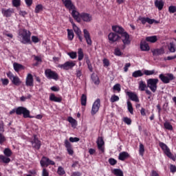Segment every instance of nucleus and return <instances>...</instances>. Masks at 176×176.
Here are the masks:
<instances>
[{"label":"nucleus","mask_w":176,"mask_h":176,"mask_svg":"<svg viewBox=\"0 0 176 176\" xmlns=\"http://www.w3.org/2000/svg\"><path fill=\"white\" fill-rule=\"evenodd\" d=\"M18 38L22 39L21 43L27 45V43H31V32L25 28H21L18 30Z\"/></svg>","instance_id":"1"},{"label":"nucleus","mask_w":176,"mask_h":176,"mask_svg":"<svg viewBox=\"0 0 176 176\" xmlns=\"http://www.w3.org/2000/svg\"><path fill=\"white\" fill-rule=\"evenodd\" d=\"M14 113H16V115H18L19 116H21V115H23L24 119L32 118V116L30 115V110H28V109L24 107H18L16 108L12 109L9 112L10 115H13Z\"/></svg>","instance_id":"2"},{"label":"nucleus","mask_w":176,"mask_h":176,"mask_svg":"<svg viewBox=\"0 0 176 176\" xmlns=\"http://www.w3.org/2000/svg\"><path fill=\"white\" fill-rule=\"evenodd\" d=\"M158 83V78H149L148 80H147V87H148L153 93H156V91L157 90Z\"/></svg>","instance_id":"3"},{"label":"nucleus","mask_w":176,"mask_h":176,"mask_svg":"<svg viewBox=\"0 0 176 176\" xmlns=\"http://www.w3.org/2000/svg\"><path fill=\"white\" fill-rule=\"evenodd\" d=\"M159 78L162 83H164V85H167L170 83L171 80H174V79H175V76H174V74L170 73L166 74V76L161 74H160Z\"/></svg>","instance_id":"4"},{"label":"nucleus","mask_w":176,"mask_h":176,"mask_svg":"<svg viewBox=\"0 0 176 176\" xmlns=\"http://www.w3.org/2000/svg\"><path fill=\"white\" fill-rule=\"evenodd\" d=\"M45 75L47 79H53L54 80H58V74L52 70L51 69H45Z\"/></svg>","instance_id":"5"},{"label":"nucleus","mask_w":176,"mask_h":176,"mask_svg":"<svg viewBox=\"0 0 176 176\" xmlns=\"http://www.w3.org/2000/svg\"><path fill=\"white\" fill-rule=\"evenodd\" d=\"M101 105V100L100 98L96 99V100L94 102L92 105V109L91 111V114L92 116H94L98 111H100V107Z\"/></svg>","instance_id":"6"},{"label":"nucleus","mask_w":176,"mask_h":176,"mask_svg":"<svg viewBox=\"0 0 176 176\" xmlns=\"http://www.w3.org/2000/svg\"><path fill=\"white\" fill-rule=\"evenodd\" d=\"M69 12H72V16L74 20H76L78 23H80V14L76 10V7L74 5L72 8H67Z\"/></svg>","instance_id":"7"},{"label":"nucleus","mask_w":176,"mask_h":176,"mask_svg":"<svg viewBox=\"0 0 176 176\" xmlns=\"http://www.w3.org/2000/svg\"><path fill=\"white\" fill-rule=\"evenodd\" d=\"M76 63L72 61H67L64 64L58 65V68H60L61 69H64L65 71H68V69H70L71 68H74L75 67Z\"/></svg>","instance_id":"8"},{"label":"nucleus","mask_w":176,"mask_h":176,"mask_svg":"<svg viewBox=\"0 0 176 176\" xmlns=\"http://www.w3.org/2000/svg\"><path fill=\"white\" fill-rule=\"evenodd\" d=\"M120 39H122V43L124 44V48L125 46H129V45L131 43V41L130 40V35L126 32L123 33V34L120 36Z\"/></svg>","instance_id":"9"},{"label":"nucleus","mask_w":176,"mask_h":176,"mask_svg":"<svg viewBox=\"0 0 176 176\" xmlns=\"http://www.w3.org/2000/svg\"><path fill=\"white\" fill-rule=\"evenodd\" d=\"M41 167H47V166H54L56 163L54 161L50 160L49 158L46 157H43L41 162H40Z\"/></svg>","instance_id":"10"},{"label":"nucleus","mask_w":176,"mask_h":176,"mask_svg":"<svg viewBox=\"0 0 176 176\" xmlns=\"http://www.w3.org/2000/svg\"><path fill=\"white\" fill-rule=\"evenodd\" d=\"M32 146L34 148V149H40L41 148V140L38 139V136L36 135H33V140L31 141Z\"/></svg>","instance_id":"11"},{"label":"nucleus","mask_w":176,"mask_h":176,"mask_svg":"<svg viewBox=\"0 0 176 176\" xmlns=\"http://www.w3.org/2000/svg\"><path fill=\"white\" fill-rule=\"evenodd\" d=\"M109 43H115V42H118L119 39H120V36L116 33L111 32L108 35Z\"/></svg>","instance_id":"12"},{"label":"nucleus","mask_w":176,"mask_h":176,"mask_svg":"<svg viewBox=\"0 0 176 176\" xmlns=\"http://www.w3.org/2000/svg\"><path fill=\"white\" fill-rule=\"evenodd\" d=\"M73 25V30L76 34L77 37L78 38L80 42H83V36H82V30L75 23H72Z\"/></svg>","instance_id":"13"},{"label":"nucleus","mask_w":176,"mask_h":176,"mask_svg":"<svg viewBox=\"0 0 176 176\" xmlns=\"http://www.w3.org/2000/svg\"><path fill=\"white\" fill-rule=\"evenodd\" d=\"M84 38L89 46H91L93 45V41H91V36H90V32L87 29L83 30Z\"/></svg>","instance_id":"14"},{"label":"nucleus","mask_w":176,"mask_h":176,"mask_svg":"<svg viewBox=\"0 0 176 176\" xmlns=\"http://www.w3.org/2000/svg\"><path fill=\"white\" fill-rule=\"evenodd\" d=\"M96 142L100 153H104V144H105L104 138L102 137H98Z\"/></svg>","instance_id":"15"},{"label":"nucleus","mask_w":176,"mask_h":176,"mask_svg":"<svg viewBox=\"0 0 176 176\" xmlns=\"http://www.w3.org/2000/svg\"><path fill=\"white\" fill-rule=\"evenodd\" d=\"M80 17L85 23H90V21H91V20H93V16L90 14L86 13V12L81 13L80 14Z\"/></svg>","instance_id":"16"},{"label":"nucleus","mask_w":176,"mask_h":176,"mask_svg":"<svg viewBox=\"0 0 176 176\" xmlns=\"http://www.w3.org/2000/svg\"><path fill=\"white\" fill-rule=\"evenodd\" d=\"M112 30L116 34H118V35L122 36L126 32H124V29L122 26L119 25H113Z\"/></svg>","instance_id":"17"},{"label":"nucleus","mask_w":176,"mask_h":176,"mask_svg":"<svg viewBox=\"0 0 176 176\" xmlns=\"http://www.w3.org/2000/svg\"><path fill=\"white\" fill-rule=\"evenodd\" d=\"M126 95L131 100V101H134L135 102H140V98H138V96L132 91H127Z\"/></svg>","instance_id":"18"},{"label":"nucleus","mask_w":176,"mask_h":176,"mask_svg":"<svg viewBox=\"0 0 176 176\" xmlns=\"http://www.w3.org/2000/svg\"><path fill=\"white\" fill-rule=\"evenodd\" d=\"M25 85L29 87H34V76H32V74H28L26 77Z\"/></svg>","instance_id":"19"},{"label":"nucleus","mask_w":176,"mask_h":176,"mask_svg":"<svg viewBox=\"0 0 176 176\" xmlns=\"http://www.w3.org/2000/svg\"><path fill=\"white\" fill-rule=\"evenodd\" d=\"M159 146L161 147L165 155H171V151H170L168 146H167V144H164V142H160Z\"/></svg>","instance_id":"20"},{"label":"nucleus","mask_w":176,"mask_h":176,"mask_svg":"<svg viewBox=\"0 0 176 176\" xmlns=\"http://www.w3.org/2000/svg\"><path fill=\"white\" fill-rule=\"evenodd\" d=\"M65 146L69 153V155H74V148H72V144L68 141V140H65Z\"/></svg>","instance_id":"21"},{"label":"nucleus","mask_w":176,"mask_h":176,"mask_svg":"<svg viewBox=\"0 0 176 176\" xmlns=\"http://www.w3.org/2000/svg\"><path fill=\"white\" fill-rule=\"evenodd\" d=\"M1 12L5 17H10L14 13V10L13 8H8V10L2 9Z\"/></svg>","instance_id":"22"},{"label":"nucleus","mask_w":176,"mask_h":176,"mask_svg":"<svg viewBox=\"0 0 176 176\" xmlns=\"http://www.w3.org/2000/svg\"><path fill=\"white\" fill-rule=\"evenodd\" d=\"M50 101H53L54 102H61V101H63V98L61 96L56 97L54 94H51L50 95Z\"/></svg>","instance_id":"23"},{"label":"nucleus","mask_w":176,"mask_h":176,"mask_svg":"<svg viewBox=\"0 0 176 176\" xmlns=\"http://www.w3.org/2000/svg\"><path fill=\"white\" fill-rule=\"evenodd\" d=\"M62 2L67 9H72V8H74V4L72 3V0H62Z\"/></svg>","instance_id":"24"},{"label":"nucleus","mask_w":176,"mask_h":176,"mask_svg":"<svg viewBox=\"0 0 176 176\" xmlns=\"http://www.w3.org/2000/svg\"><path fill=\"white\" fill-rule=\"evenodd\" d=\"M154 3L155 8H157L158 10H162L164 6V2H163V0H155Z\"/></svg>","instance_id":"25"},{"label":"nucleus","mask_w":176,"mask_h":176,"mask_svg":"<svg viewBox=\"0 0 176 176\" xmlns=\"http://www.w3.org/2000/svg\"><path fill=\"white\" fill-rule=\"evenodd\" d=\"M140 49L142 52H149L150 47L149 45L146 41H144L140 43Z\"/></svg>","instance_id":"26"},{"label":"nucleus","mask_w":176,"mask_h":176,"mask_svg":"<svg viewBox=\"0 0 176 176\" xmlns=\"http://www.w3.org/2000/svg\"><path fill=\"white\" fill-rule=\"evenodd\" d=\"M139 21H141L142 24L145 25L146 23L148 24H152V19H151L149 17H139Z\"/></svg>","instance_id":"27"},{"label":"nucleus","mask_w":176,"mask_h":176,"mask_svg":"<svg viewBox=\"0 0 176 176\" xmlns=\"http://www.w3.org/2000/svg\"><path fill=\"white\" fill-rule=\"evenodd\" d=\"M153 56H160L162 54H164V49L160 48V49H155L153 52Z\"/></svg>","instance_id":"28"},{"label":"nucleus","mask_w":176,"mask_h":176,"mask_svg":"<svg viewBox=\"0 0 176 176\" xmlns=\"http://www.w3.org/2000/svg\"><path fill=\"white\" fill-rule=\"evenodd\" d=\"M10 155H7L6 156L5 155H0V162H2L3 163H10Z\"/></svg>","instance_id":"29"},{"label":"nucleus","mask_w":176,"mask_h":176,"mask_svg":"<svg viewBox=\"0 0 176 176\" xmlns=\"http://www.w3.org/2000/svg\"><path fill=\"white\" fill-rule=\"evenodd\" d=\"M11 81L12 85H14V86H20L21 85V80H20V78H19V76H15L11 80Z\"/></svg>","instance_id":"30"},{"label":"nucleus","mask_w":176,"mask_h":176,"mask_svg":"<svg viewBox=\"0 0 176 176\" xmlns=\"http://www.w3.org/2000/svg\"><path fill=\"white\" fill-rule=\"evenodd\" d=\"M168 49L170 53H175L176 52V45L174 42H171L168 45Z\"/></svg>","instance_id":"31"},{"label":"nucleus","mask_w":176,"mask_h":176,"mask_svg":"<svg viewBox=\"0 0 176 176\" xmlns=\"http://www.w3.org/2000/svg\"><path fill=\"white\" fill-rule=\"evenodd\" d=\"M67 122L71 124L73 129H75L78 124V123L76 122V120L74 119V118L72 117H68Z\"/></svg>","instance_id":"32"},{"label":"nucleus","mask_w":176,"mask_h":176,"mask_svg":"<svg viewBox=\"0 0 176 176\" xmlns=\"http://www.w3.org/2000/svg\"><path fill=\"white\" fill-rule=\"evenodd\" d=\"M91 78L94 85H100V78H98V76L96 74H92Z\"/></svg>","instance_id":"33"},{"label":"nucleus","mask_w":176,"mask_h":176,"mask_svg":"<svg viewBox=\"0 0 176 176\" xmlns=\"http://www.w3.org/2000/svg\"><path fill=\"white\" fill-rule=\"evenodd\" d=\"M133 78H141V76H144V73L141 70H136L132 74Z\"/></svg>","instance_id":"34"},{"label":"nucleus","mask_w":176,"mask_h":176,"mask_svg":"<svg viewBox=\"0 0 176 176\" xmlns=\"http://www.w3.org/2000/svg\"><path fill=\"white\" fill-rule=\"evenodd\" d=\"M146 42H150L151 43H155V42H157V36H147L146 38Z\"/></svg>","instance_id":"35"},{"label":"nucleus","mask_w":176,"mask_h":176,"mask_svg":"<svg viewBox=\"0 0 176 176\" xmlns=\"http://www.w3.org/2000/svg\"><path fill=\"white\" fill-rule=\"evenodd\" d=\"M80 102L82 107H86V104H87V96H86V94H83L81 96Z\"/></svg>","instance_id":"36"},{"label":"nucleus","mask_w":176,"mask_h":176,"mask_svg":"<svg viewBox=\"0 0 176 176\" xmlns=\"http://www.w3.org/2000/svg\"><path fill=\"white\" fill-rule=\"evenodd\" d=\"M126 104H127V109L129 113H131V115H134V109L133 108V104H131V102L128 100L126 102Z\"/></svg>","instance_id":"37"},{"label":"nucleus","mask_w":176,"mask_h":176,"mask_svg":"<svg viewBox=\"0 0 176 176\" xmlns=\"http://www.w3.org/2000/svg\"><path fill=\"white\" fill-rule=\"evenodd\" d=\"M83 57H85V54H83V50H82V48H79L78 50V61H82V60H83Z\"/></svg>","instance_id":"38"},{"label":"nucleus","mask_w":176,"mask_h":176,"mask_svg":"<svg viewBox=\"0 0 176 176\" xmlns=\"http://www.w3.org/2000/svg\"><path fill=\"white\" fill-rule=\"evenodd\" d=\"M67 38L69 41H72L74 39V37L75 36V34H74V30L67 29Z\"/></svg>","instance_id":"39"},{"label":"nucleus","mask_w":176,"mask_h":176,"mask_svg":"<svg viewBox=\"0 0 176 176\" xmlns=\"http://www.w3.org/2000/svg\"><path fill=\"white\" fill-rule=\"evenodd\" d=\"M146 84L145 82L141 80L139 82V89L140 91H145V89H146Z\"/></svg>","instance_id":"40"},{"label":"nucleus","mask_w":176,"mask_h":176,"mask_svg":"<svg viewBox=\"0 0 176 176\" xmlns=\"http://www.w3.org/2000/svg\"><path fill=\"white\" fill-rule=\"evenodd\" d=\"M164 127L166 130H169V131H173V125H171V124L168 121L164 123Z\"/></svg>","instance_id":"41"},{"label":"nucleus","mask_w":176,"mask_h":176,"mask_svg":"<svg viewBox=\"0 0 176 176\" xmlns=\"http://www.w3.org/2000/svg\"><path fill=\"white\" fill-rule=\"evenodd\" d=\"M144 75L149 76L151 75H157V72H155V69L153 70H144Z\"/></svg>","instance_id":"42"},{"label":"nucleus","mask_w":176,"mask_h":176,"mask_svg":"<svg viewBox=\"0 0 176 176\" xmlns=\"http://www.w3.org/2000/svg\"><path fill=\"white\" fill-rule=\"evenodd\" d=\"M112 173L116 176H123V171L118 168L113 169Z\"/></svg>","instance_id":"43"},{"label":"nucleus","mask_w":176,"mask_h":176,"mask_svg":"<svg viewBox=\"0 0 176 176\" xmlns=\"http://www.w3.org/2000/svg\"><path fill=\"white\" fill-rule=\"evenodd\" d=\"M24 68V66L23 65L19 64V63H14V69L16 72H19L20 69H23Z\"/></svg>","instance_id":"44"},{"label":"nucleus","mask_w":176,"mask_h":176,"mask_svg":"<svg viewBox=\"0 0 176 176\" xmlns=\"http://www.w3.org/2000/svg\"><path fill=\"white\" fill-rule=\"evenodd\" d=\"M57 174L60 176L65 175V170H64V168H63V166H58L57 170Z\"/></svg>","instance_id":"45"},{"label":"nucleus","mask_w":176,"mask_h":176,"mask_svg":"<svg viewBox=\"0 0 176 176\" xmlns=\"http://www.w3.org/2000/svg\"><path fill=\"white\" fill-rule=\"evenodd\" d=\"M21 5V0H12V6L19 8Z\"/></svg>","instance_id":"46"},{"label":"nucleus","mask_w":176,"mask_h":176,"mask_svg":"<svg viewBox=\"0 0 176 176\" xmlns=\"http://www.w3.org/2000/svg\"><path fill=\"white\" fill-rule=\"evenodd\" d=\"M113 91H117L118 93H120L122 88H120V84L118 83L116 84L113 87Z\"/></svg>","instance_id":"47"},{"label":"nucleus","mask_w":176,"mask_h":176,"mask_svg":"<svg viewBox=\"0 0 176 176\" xmlns=\"http://www.w3.org/2000/svg\"><path fill=\"white\" fill-rule=\"evenodd\" d=\"M41 10H43V6L38 4L36 6L34 12L35 13H39Z\"/></svg>","instance_id":"48"},{"label":"nucleus","mask_w":176,"mask_h":176,"mask_svg":"<svg viewBox=\"0 0 176 176\" xmlns=\"http://www.w3.org/2000/svg\"><path fill=\"white\" fill-rule=\"evenodd\" d=\"M67 54L72 60H75L78 57V54L75 52H69Z\"/></svg>","instance_id":"49"},{"label":"nucleus","mask_w":176,"mask_h":176,"mask_svg":"<svg viewBox=\"0 0 176 176\" xmlns=\"http://www.w3.org/2000/svg\"><path fill=\"white\" fill-rule=\"evenodd\" d=\"M129 157H130V155H120L118 159L124 162V160L129 159Z\"/></svg>","instance_id":"50"},{"label":"nucleus","mask_w":176,"mask_h":176,"mask_svg":"<svg viewBox=\"0 0 176 176\" xmlns=\"http://www.w3.org/2000/svg\"><path fill=\"white\" fill-rule=\"evenodd\" d=\"M111 102H116V101H119V96L116 95H113L110 98Z\"/></svg>","instance_id":"51"},{"label":"nucleus","mask_w":176,"mask_h":176,"mask_svg":"<svg viewBox=\"0 0 176 176\" xmlns=\"http://www.w3.org/2000/svg\"><path fill=\"white\" fill-rule=\"evenodd\" d=\"M1 82L3 86H8L9 85V79L8 78H1Z\"/></svg>","instance_id":"52"},{"label":"nucleus","mask_w":176,"mask_h":176,"mask_svg":"<svg viewBox=\"0 0 176 176\" xmlns=\"http://www.w3.org/2000/svg\"><path fill=\"white\" fill-rule=\"evenodd\" d=\"M169 168H170V173H172L173 174L176 173V166L175 165L170 164Z\"/></svg>","instance_id":"53"},{"label":"nucleus","mask_w":176,"mask_h":176,"mask_svg":"<svg viewBox=\"0 0 176 176\" xmlns=\"http://www.w3.org/2000/svg\"><path fill=\"white\" fill-rule=\"evenodd\" d=\"M168 12L170 13H175L176 12V7L175 6H170L168 7Z\"/></svg>","instance_id":"54"},{"label":"nucleus","mask_w":176,"mask_h":176,"mask_svg":"<svg viewBox=\"0 0 176 176\" xmlns=\"http://www.w3.org/2000/svg\"><path fill=\"white\" fill-rule=\"evenodd\" d=\"M5 131V124L3 123V121H1L0 122V133L2 134V133H4Z\"/></svg>","instance_id":"55"},{"label":"nucleus","mask_w":176,"mask_h":176,"mask_svg":"<svg viewBox=\"0 0 176 176\" xmlns=\"http://www.w3.org/2000/svg\"><path fill=\"white\" fill-rule=\"evenodd\" d=\"M5 141H6V138H5L3 134L0 133V145H2Z\"/></svg>","instance_id":"56"},{"label":"nucleus","mask_w":176,"mask_h":176,"mask_svg":"<svg viewBox=\"0 0 176 176\" xmlns=\"http://www.w3.org/2000/svg\"><path fill=\"white\" fill-rule=\"evenodd\" d=\"M123 122L126 123V124L130 125L131 124V119L128 117H124L123 119Z\"/></svg>","instance_id":"57"},{"label":"nucleus","mask_w":176,"mask_h":176,"mask_svg":"<svg viewBox=\"0 0 176 176\" xmlns=\"http://www.w3.org/2000/svg\"><path fill=\"white\" fill-rule=\"evenodd\" d=\"M109 163L111 164V166H115L118 163V161L113 158L109 159Z\"/></svg>","instance_id":"58"},{"label":"nucleus","mask_w":176,"mask_h":176,"mask_svg":"<svg viewBox=\"0 0 176 176\" xmlns=\"http://www.w3.org/2000/svg\"><path fill=\"white\" fill-rule=\"evenodd\" d=\"M80 140V139H79L78 138L70 137L69 139V141H70V142H79Z\"/></svg>","instance_id":"59"},{"label":"nucleus","mask_w":176,"mask_h":176,"mask_svg":"<svg viewBox=\"0 0 176 176\" xmlns=\"http://www.w3.org/2000/svg\"><path fill=\"white\" fill-rule=\"evenodd\" d=\"M6 75L8 78H9L10 80H12L16 76L13 75V73L12 72H8L6 73Z\"/></svg>","instance_id":"60"},{"label":"nucleus","mask_w":176,"mask_h":176,"mask_svg":"<svg viewBox=\"0 0 176 176\" xmlns=\"http://www.w3.org/2000/svg\"><path fill=\"white\" fill-rule=\"evenodd\" d=\"M114 54L116 56H121L122 55V51H120V49L116 48L114 50Z\"/></svg>","instance_id":"61"},{"label":"nucleus","mask_w":176,"mask_h":176,"mask_svg":"<svg viewBox=\"0 0 176 176\" xmlns=\"http://www.w3.org/2000/svg\"><path fill=\"white\" fill-rule=\"evenodd\" d=\"M42 176H49V170L45 168H43Z\"/></svg>","instance_id":"62"},{"label":"nucleus","mask_w":176,"mask_h":176,"mask_svg":"<svg viewBox=\"0 0 176 176\" xmlns=\"http://www.w3.org/2000/svg\"><path fill=\"white\" fill-rule=\"evenodd\" d=\"M3 153L4 155H12V150H10L9 148H5Z\"/></svg>","instance_id":"63"},{"label":"nucleus","mask_w":176,"mask_h":176,"mask_svg":"<svg viewBox=\"0 0 176 176\" xmlns=\"http://www.w3.org/2000/svg\"><path fill=\"white\" fill-rule=\"evenodd\" d=\"M103 65L104 67H109V60H108L107 58H104Z\"/></svg>","instance_id":"64"}]
</instances>
